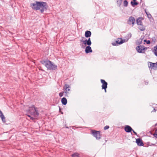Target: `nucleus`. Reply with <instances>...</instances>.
Instances as JSON below:
<instances>
[{"mask_svg":"<svg viewBox=\"0 0 157 157\" xmlns=\"http://www.w3.org/2000/svg\"><path fill=\"white\" fill-rule=\"evenodd\" d=\"M23 109L27 112L28 113L27 116L31 120L34 119L36 117L39 115V113L37 110V108H35L33 105H32L30 107L26 106H25Z\"/></svg>","mask_w":157,"mask_h":157,"instance_id":"f257e3e1","label":"nucleus"},{"mask_svg":"<svg viewBox=\"0 0 157 157\" xmlns=\"http://www.w3.org/2000/svg\"><path fill=\"white\" fill-rule=\"evenodd\" d=\"M30 6L33 9L36 10H40L41 12H43L48 8L47 4L45 2L36 1L35 3H31Z\"/></svg>","mask_w":157,"mask_h":157,"instance_id":"f03ea898","label":"nucleus"},{"mask_svg":"<svg viewBox=\"0 0 157 157\" xmlns=\"http://www.w3.org/2000/svg\"><path fill=\"white\" fill-rule=\"evenodd\" d=\"M40 62L48 69L55 70L57 68V66L56 65L48 60H42Z\"/></svg>","mask_w":157,"mask_h":157,"instance_id":"7ed1b4c3","label":"nucleus"},{"mask_svg":"<svg viewBox=\"0 0 157 157\" xmlns=\"http://www.w3.org/2000/svg\"><path fill=\"white\" fill-rule=\"evenodd\" d=\"M81 42H82L85 45H88L85 49V52L86 53L90 52H92V50L91 49V47L90 46L91 44L90 38H89L88 39H85L84 40L82 39L80 40Z\"/></svg>","mask_w":157,"mask_h":157,"instance_id":"20e7f679","label":"nucleus"},{"mask_svg":"<svg viewBox=\"0 0 157 157\" xmlns=\"http://www.w3.org/2000/svg\"><path fill=\"white\" fill-rule=\"evenodd\" d=\"M91 133L97 140H99L101 138V136L99 131L91 130Z\"/></svg>","mask_w":157,"mask_h":157,"instance_id":"39448f33","label":"nucleus"},{"mask_svg":"<svg viewBox=\"0 0 157 157\" xmlns=\"http://www.w3.org/2000/svg\"><path fill=\"white\" fill-rule=\"evenodd\" d=\"M126 41H125V40H122L121 38H119L118 39L116 40L115 42H113L112 44L113 46H118Z\"/></svg>","mask_w":157,"mask_h":157,"instance_id":"423d86ee","label":"nucleus"},{"mask_svg":"<svg viewBox=\"0 0 157 157\" xmlns=\"http://www.w3.org/2000/svg\"><path fill=\"white\" fill-rule=\"evenodd\" d=\"M148 66L149 68L154 70L157 69V65L155 63H153L150 62H148Z\"/></svg>","mask_w":157,"mask_h":157,"instance_id":"0eeeda50","label":"nucleus"},{"mask_svg":"<svg viewBox=\"0 0 157 157\" xmlns=\"http://www.w3.org/2000/svg\"><path fill=\"white\" fill-rule=\"evenodd\" d=\"M135 23V18L132 17H130L127 21V23L129 25H132L133 26Z\"/></svg>","mask_w":157,"mask_h":157,"instance_id":"6e6552de","label":"nucleus"},{"mask_svg":"<svg viewBox=\"0 0 157 157\" xmlns=\"http://www.w3.org/2000/svg\"><path fill=\"white\" fill-rule=\"evenodd\" d=\"M136 50L139 53H143L145 49V48L141 46H138L136 47Z\"/></svg>","mask_w":157,"mask_h":157,"instance_id":"1a4fd4ad","label":"nucleus"},{"mask_svg":"<svg viewBox=\"0 0 157 157\" xmlns=\"http://www.w3.org/2000/svg\"><path fill=\"white\" fill-rule=\"evenodd\" d=\"M101 83H102V89H105L107 88V83L106 82L105 80L103 79H101Z\"/></svg>","mask_w":157,"mask_h":157,"instance_id":"9d476101","label":"nucleus"},{"mask_svg":"<svg viewBox=\"0 0 157 157\" xmlns=\"http://www.w3.org/2000/svg\"><path fill=\"white\" fill-rule=\"evenodd\" d=\"M63 90H64L65 93L66 94L65 96H67V94L68 93V92L70 90L69 86L67 84L65 85V86L63 88Z\"/></svg>","mask_w":157,"mask_h":157,"instance_id":"9b49d317","label":"nucleus"},{"mask_svg":"<svg viewBox=\"0 0 157 157\" xmlns=\"http://www.w3.org/2000/svg\"><path fill=\"white\" fill-rule=\"evenodd\" d=\"M136 142L138 145L139 146H143L144 145L142 140L140 138L136 139Z\"/></svg>","mask_w":157,"mask_h":157,"instance_id":"f8f14e48","label":"nucleus"},{"mask_svg":"<svg viewBox=\"0 0 157 157\" xmlns=\"http://www.w3.org/2000/svg\"><path fill=\"white\" fill-rule=\"evenodd\" d=\"M132 129L131 127L128 125H126L125 127L124 130L126 132H130L132 131Z\"/></svg>","mask_w":157,"mask_h":157,"instance_id":"ddd939ff","label":"nucleus"},{"mask_svg":"<svg viewBox=\"0 0 157 157\" xmlns=\"http://www.w3.org/2000/svg\"><path fill=\"white\" fill-rule=\"evenodd\" d=\"M143 20L142 17H139L136 20V23L137 25H142V21Z\"/></svg>","mask_w":157,"mask_h":157,"instance_id":"4468645a","label":"nucleus"},{"mask_svg":"<svg viewBox=\"0 0 157 157\" xmlns=\"http://www.w3.org/2000/svg\"><path fill=\"white\" fill-rule=\"evenodd\" d=\"M91 35V33L89 31H87L85 32V36L86 38L89 37Z\"/></svg>","mask_w":157,"mask_h":157,"instance_id":"2eb2a0df","label":"nucleus"},{"mask_svg":"<svg viewBox=\"0 0 157 157\" xmlns=\"http://www.w3.org/2000/svg\"><path fill=\"white\" fill-rule=\"evenodd\" d=\"M62 104L63 105H66L67 103V100L65 98H63L61 100Z\"/></svg>","mask_w":157,"mask_h":157,"instance_id":"dca6fc26","label":"nucleus"},{"mask_svg":"<svg viewBox=\"0 0 157 157\" xmlns=\"http://www.w3.org/2000/svg\"><path fill=\"white\" fill-rule=\"evenodd\" d=\"M136 2V0H133L131 2V4L132 6H133L135 5H136L138 4V3Z\"/></svg>","mask_w":157,"mask_h":157,"instance_id":"f3484780","label":"nucleus"},{"mask_svg":"<svg viewBox=\"0 0 157 157\" xmlns=\"http://www.w3.org/2000/svg\"><path fill=\"white\" fill-rule=\"evenodd\" d=\"M72 157H80V155L78 153H75L71 155Z\"/></svg>","mask_w":157,"mask_h":157,"instance_id":"a211bd4d","label":"nucleus"},{"mask_svg":"<svg viewBox=\"0 0 157 157\" xmlns=\"http://www.w3.org/2000/svg\"><path fill=\"white\" fill-rule=\"evenodd\" d=\"M139 29L141 31H144L145 30V27L142 25H140L138 27Z\"/></svg>","mask_w":157,"mask_h":157,"instance_id":"6ab92c4d","label":"nucleus"},{"mask_svg":"<svg viewBox=\"0 0 157 157\" xmlns=\"http://www.w3.org/2000/svg\"><path fill=\"white\" fill-rule=\"evenodd\" d=\"M153 52L155 55L157 56V47H154Z\"/></svg>","mask_w":157,"mask_h":157,"instance_id":"aec40b11","label":"nucleus"},{"mask_svg":"<svg viewBox=\"0 0 157 157\" xmlns=\"http://www.w3.org/2000/svg\"><path fill=\"white\" fill-rule=\"evenodd\" d=\"M146 144L147 146V147L149 146H155V144H152L150 142H147Z\"/></svg>","mask_w":157,"mask_h":157,"instance_id":"412c9836","label":"nucleus"},{"mask_svg":"<svg viewBox=\"0 0 157 157\" xmlns=\"http://www.w3.org/2000/svg\"><path fill=\"white\" fill-rule=\"evenodd\" d=\"M145 12L147 15L148 17L149 18H150L151 17V14L150 13L147 12L146 10H145Z\"/></svg>","mask_w":157,"mask_h":157,"instance_id":"4be33fe9","label":"nucleus"},{"mask_svg":"<svg viewBox=\"0 0 157 157\" xmlns=\"http://www.w3.org/2000/svg\"><path fill=\"white\" fill-rule=\"evenodd\" d=\"M128 2L127 0H124V2L123 4L125 6H127L128 5Z\"/></svg>","mask_w":157,"mask_h":157,"instance_id":"5701e85b","label":"nucleus"},{"mask_svg":"<svg viewBox=\"0 0 157 157\" xmlns=\"http://www.w3.org/2000/svg\"><path fill=\"white\" fill-rule=\"evenodd\" d=\"M142 39H140L139 40H138V41L137 42V44H141L142 42Z\"/></svg>","mask_w":157,"mask_h":157,"instance_id":"b1692460","label":"nucleus"},{"mask_svg":"<svg viewBox=\"0 0 157 157\" xmlns=\"http://www.w3.org/2000/svg\"><path fill=\"white\" fill-rule=\"evenodd\" d=\"M109 126L108 125H106L104 127V129L105 130H107V129H109Z\"/></svg>","mask_w":157,"mask_h":157,"instance_id":"393cba45","label":"nucleus"},{"mask_svg":"<svg viewBox=\"0 0 157 157\" xmlns=\"http://www.w3.org/2000/svg\"><path fill=\"white\" fill-rule=\"evenodd\" d=\"M64 92H61V93H60L59 94V95L60 97H61L62 96H63V93H64Z\"/></svg>","mask_w":157,"mask_h":157,"instance_id":"a878e982","label":"nucleus"},{"mask_svg":"<svg viewBox=\"0 0 157 157\" xmlns=\"http://www.w3.org/2000/svg\"><path fill=\"white\" fill-rule=\"evenodd\" d=\"M122 2V0H118L117 1V2L118 3H119L120 4H121V3Z\"/></svg>","mask_w":157,"mask_h":157,"instance_id":"bb28decb","label":"nucleus"},{"mask_svg":"<svg viewBox=\"0 0 157 157\" xmlns=\"http://www.w3.org/2000/svg\"><path fill=\"white\" fill-rule=\"evenodd\" d=\"M146 43L147 44H149L150 43V41L149 40H148L147 41V40Z\"/></svg>","mask_w":157,"mask_h":157,"instance_id":"cd10ccee","label":"nucleus"},{"mask_svg":"<svg viewBox=\"0 0 157 157\" xmlns=\"http://www.w3.org/2000/svg\"><path fill=\"white\" fill-rule=\"evenodd\" d=\"M154 136L156 138H157V134H154Z\"/></svg>","mask_w":157,"mask_h":157,"instance_id":"c85d7f7f","label":"nucleus"},{"mask_svg":"<svg viewBox=\"0 0 157 157\" xmlns=\"http://www.w3.org/2000/svg\"><path fill=\"white\" fill-rule=\"evenodd\" d=\"M132 131H133V132L135 135H137V133L136 132H135L133 129L132 130Z\"/></svg>","mask_w":157,"mask_h":157,"instance_id":"c756f323","label":"nucleus"},{"mask_svg":"<svg viewBox=\"0 0 157 157\" xmlns=\"http://www.w3.org/2000/svg\"><path fill=\"white\" fill-rule=\"evenodd\" d=\"M155 134H157V128L155 130Z\"/></svg>","mask_w":157,"mask_h":157,"instance_id":"7c9ffc66","label":"nucleus"},{"mask_svg":"<svg viewBox=\"0 0 157 157\" xmlns=\"http://www.w3.org/2000/svg\"><path fill=\"white\" fill-rule=\"evenodd\" d=\"M155 111H156V110H155V109H154V110L153 111H154V112H155Z\"/></svg>","mask_w":157,"mask_h":157,"instance_id":"2f4dec72","label":"nucleus"},{"mask_svg":"<svg viewBox=\"0 0 157 157\" xmlns=\"http://www.w3.org/2000/svg\"><path fill=\"white\" fill-rule=\"evenodd\" d=\"M106 89H104L105 90V92H106Z\"/></svg>","mask_w":157,"mask_h":157,"instance_id":"473e14b6","label":"nucleus"},{"mask_svg":"<svg viewBox=\"0 0 157 157\" xmlns=\"http://www.w3.org/2000/svg\"><path fill=\"white\" fill-rule=\"evenodd\" d=\"M144 42H146V41H147V40H144Z\"/></svg>","mask_w":157,"mask_h":157,"instance_id":"72a5a7b5","label":"nucleus"},{"mask_svg":"<svg viewBox=\"0 0 157 157\" xmlns=\"http://www.w3.org/2000/svg\"><path fill=\"white\" fill-rule=\"evenodd\" d=\"M84 47H85V46H83V45H82V48H84Z\"/></svg>","mask_w":157,"mask_h":157,"instance_id":"f704fd0d","label":"nucleus"},{"mask_svg":"<svg viewBox=\"0 0 157 157\" xmlns=\"http://www.w3.org/2000/svg\"><path fill=\"white\" fill-rule=\"evenodd\" d=\"M155 125H157V123L155 124Z\"/></svg>","mask_w":157,"mask_h":157,"instance_id":"c9c22d12","label":"nucleus"},{"mask_svg":"<svg viewBox=\"0 0 157 157\" xmlns=\"http://www.w3.org/2000/svg\"><path fill=\"white\" fill-rule=\"evenodd\" d=\"M61 113L62 114H63V112H61Z\"/></svg>","mask_w":157,"mask_h":157,"instance_id":"e433bc0d","label":"nucleus"},{"mask_svg":"<svg viewBox=\"0 0 157 157\" xmlns=\"http://www.w3.org/2000/svg\"><path fill=\"white\" fill-rule=\"evenodd\" d=\"M148 82H147V84H148Z\"/></svg>","mask_w":157,"mask_h":157,"instance_id":"4c0bfd02","label":"nucleus"}]
</instances>
